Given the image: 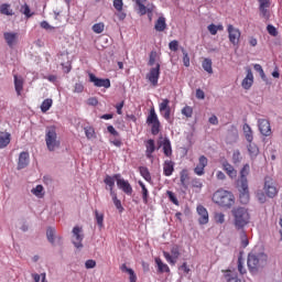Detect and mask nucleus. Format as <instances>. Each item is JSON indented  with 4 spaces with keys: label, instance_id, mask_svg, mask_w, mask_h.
Listing matches in <instances>:
<instances>
[{
    "label": "nucleus",
    "instance_id": "nucleus-1",
    "mask_svg": "<svg viewBox=\"0 0 282 282\" xmlns=\"http://www.w3.org/2000/svg\"><path fill=\"white\" fill-rule=\"evenodd\" d=\"M250 175V164L246 163L239 172V177L236 181L239 191V199L241 204L250 202V188L248 187V176Z\"/></svg>",
    "mask_w": 282,
    "mask_h": 282
},
{
    "label": "nucleus",
    "instance_id": "nucleus-2",
    "mask_svg": "<svg viewBox=\"0 0 282 282\" xmlns=\"http://www.w3.org/2000/svg\"><path fill=\"white\" fill-rule=\"evenodd\" d=\"M234 226L237 230H243L250 224V212L246 207H235L231 210Z\"/></svg>",
    "mask_w": 282,
    "mask_h": 282
},
{
    "label": "nucleus",
    "instance_id": "nucleus-3",
    "mask_svg": "<svg viewBox=\"0 0 282 282\" xmlns=\"http://www.w3.org/2000/svg\"><path fill=\"white\" fill-rule=\"evenodd\" d=\"M268 264V254L260 252V253H249L247 265L249 272L252 274H257L261 268H265Z\"/></svg>",
    "mask_w": 282,
    "mask_h": 282
},
{
    "label": "nucleus",
    "instance_id": "nucleus-4",
    "mask_svg": "<svg viewBox=\"0 0 282 282\" xmlns=\"http://www.w3.org/2000/svg\"><path fill=\"white\" fill-rule=\"evenodd\" d=\"M213 202L223 208H232L235 206V194L220 188L214 193Z\"/></svg>",
    "mask_w": 282,
    "mask_h": 282
},
{
    "label": "nucleus",
    "instance_id": "nucleus-5",
    "mask_svg": "<svg viewBox=\"0 0 282 282\" xmlns=\"http://www.w3.org/2000/svg\"><path fill=\"white\" fill-rule=\"evenodd\" d=\"M46 149L52 153L55 149H61V140H58V133H56V127L51 126L45 130Z\"/></svg>",
    "mask_w": 282,
    "mask_h": 282
},
{
    "label": "nucleus",
    "instance_id": "nucleus-6",
    "mask_svg": "<svg viewBox=\"0 0 282 282\" xmlns=\"http://www.w3.org/2000/svg\"><path fill=\"white\" fill-rule=\"evenodd\" d=\"M147 124H152V135H158V133H160V119L158 118V113H155V109L150 110V113L147 118Z\"/></svg>",
    "mask_w": 282,
    "mask_h": 282
},
{
    "label": "nucleus",
    "instance_id": "nucleus-7",
    "mask_svg": "<svg viewBox=\"0 0 282 282\" xmlns=\"http://www.w3.org/2000/svg\"><path fill=\"white\" fill-rule=\"evenodd\" d=\"M115 177L119 191H122L126 195H133V187L129 181L122 178L121 174H115Z\"/></svg>",
    "mask_w": 282,
    "mask_h": 282
},
{
    "label": "nucleus",
    "instance_id": "nucleus-8",
    "mask_svg": "<svg viewBox=\"0 0 282 282\" xmlns=\"http://www.w3.org/2000/svg\"><path fill=\"white\" fill-rule=\"evenodd\" d=\"M83 239H85L83 228L78 226L74 227L72 243L75 246V248H77V250H83Z\"/></svg>",
    "mask_w": 282,
    "mask_h": 282
},
{
    "label": "nucleus",
    "instance_id": "nucleus-9",
    "mask_svg": "<svg viewBox=\"0 0 282 282\" xmlns=\"http://www.w3.org/2000/svg\"><path fill=\"white\" fill-rule=\"evenodd\" d=\"M160 63L158 62L155 67L150 68V72L145 76L152 87H158V83L160 80Z\"/></svg>",
    "mask_w": 282,
    "mask_h": 282
},
{
    "label": "nucleus",
    "instance_id": "nucleus-10",
    "mask_svg": "<svg viewBox=\"0 0 282 282\" xmlns=\"http://www.w3.org/2000/svg\"><path fill=\"white\" fill-rule=\"evenodd\" d=\"M163 257L170 265H175V263H177V259H180V247L174 245L171 248V253H169V251H163Z\"/></svg>",
    "mask_w": 282,
    "mask_h": 282
},
{
    "label": "nucleus",
    "instance_id": "nucleus-11",
    "mask_svg": "<svg viewBox=\"0 0 282 282\" xmlns=\"http://www.w3.org/2000/svg\"><path fill=\"white\" fill-rule=\"evenodd\" d=\"M159 111L164 120L171 122V100L162 99V102L159 104Z\"/></svg>",
    "mask_w": 282,
    "mask_h": 282
},
{
    "label": "nucleus",
    "instance_id": "nucleus-12",
    "mask_svg": "<svg viewBox=\"0 0 282 282\" xmlns=\"http://www.w3.org/2000/svg\"><path fill=\"white\" fill-rule=\"evenodd\" d=\"M264 193L267 196H269L271 199L276 197L279 191L276 189V186L274 185V181H272L271 177L264 178Z\"/></svg>",
    "mask_w": 282,
    "mask_h": 282
},
{
    "label": "nucleus",
    "instance_id": "nucleus-13",
    "mask_svg": "<svg viewBox=\"0 0 282 282\" xmlns=\"http://www.w3.org/2000/svg\"><path fill=\"white\" fill-rule=\"evenodd\" d=\"M90 83L94 84L95 87H104V89H109L111 87V80L109 78H99L94 73L89 75Z\"/></svg>",
    "mask_w": 282,
    "mask_h": 282
},
{
    "label": "nucleus",
    "instance_id": "nucleus-14",
    "mask_svg": "<svg viewBox=\"0 0 282 282\" xmlns=\"http://www.w3.org/2000/svg\"><path fill=\"white\" fill-rule=\"evenodd\" d=\"M258 129L261 135H264V138L272 135V127L270 126V121L268 119H259Z\"/></svg>",
    "mask_w": 282,
    "mask_h": 282
},
{
    "label": "nucleus",
    "instance_id": "nucleus-15",
    "mask_svg": "<svg viewBox=\"0 0 282 282\" xmlns=\"http://www.w3.org/2000/svg\"><path fill=\"white\" fill-rule=\"evenodd\" d=\"M227 32L229 34V41L232 45H239V39H241V31L239 29L234 28L232 24L227 26Z\"/></svg>",
    "mask_w": 282,
    "mask_h": 282
},
{
    "label": "nucleus",
    "instance_id": "nucleus-16",
    "mask_svg": "<svg viewBox=\"0 0 282 282\" xmlns=\"http://www.w3.org/2000/svg\"><path fill=\"white\" fill-rule=\"evenodd\" d=\"M196 210H197V215H199L198 224L200 226H206V224H208V221H209L208 209H206V207H204V205H198L196 207Z\"/></svg>",
    "mask_w": 282,
    "mask_h": 282
},
{
    "label": "nucleus",
    "instance_id": "nucleus-17",
    "mask_svg": "<svg viewBox=\"0 0 282 282\" xmlns=\"http://www.w3.org/2000/svg\"><path fill=\"white\" fill-rule=\"evenodd\" d=\"M3 39L7 43V45L12 50L14 45L19 42V33L14 32H4Z\"/></svg>",
    "mask_w": 282,
    "mask_h": 282
},
{
    "label": "nucleus",
    "instance_id": "nucleus-18",
    "mask_svg": "<svg viewBox=\"0 0 282 282\" xmlns=\"http://www.w3.org/2000/svg\"><path fill=\"white\" fill-rule=\"evenodd\" d=\"M260 17L270 19V0H258Z\"/></svg>",
    "mask_w": 282,
    "mask_h": 282
},
{
    "label": "nucleus",
    "instance_id": "nucleus-19",
    "mask_svg": "<svg viewBox=\"0 0 282 282\" xmlns=\"http://www.w3.org/2000/svg\"><path fill=\"white\" fill-rule=\"evenodd\" d=\"M254 84V75L252 74V69L247 68V75L242 79L241 87L242 89H250L252 85Z\"/></svg>",
    "mask_w": 282,
    "mask_h": 282
},
{
    "label": "nucleus",
    "instance_id": "nucleus-20",
    "mask_svg": "<svg viewBox=\"0 0 282 282\" xmlns=\"http://www.w3.org/2000/svg\"><path fill=\"white\" fill-rule=\"evenodd\" d=\"M221 165H223V170L227 173L230 180H237V171L235 166H232V164H230L228 161H224Z\"/></svg>",
    "mask_w": 282,
    "mask_h": 282
},
{
    "label": "nucleus",
    "instance_id": "nucleus-21",
    "mask_svg": "<svg viewBox=\"0 0 282 282\" xmlns=\"http://www.w3.org/2000/svg\"><path fill=\"white\" fill-rule=\"evenodd\" d=\"M30 164V153L21 152L19 155L18 169L19 171L25 169Z\"/></svg>",
    "mask_w": 282,
    "mask_h": 282
},
{
    "label": "nucleus",
    "instance_id": "nucleus-22",
    "mask_svg": "<svg viewBox=\"0 0 282 282\" xmlns=\"http://www.w3.org/2000/svg\"><path fill=\"white\" fill-rule=\"evenodd\" d=\"M174 171H175V163L171 160L164 161L163 175H165V177H171V175H173Z\"/></svg>",
    "mask_w": 282,
    "mask_h": 282
},
{
    "label": "nucleus",
    "instance_id": "nucleus-23",
    "mask_svg": "<svg viewBox=\"0 0 282 282\" xmlns=\"http://www.w3.org/2000/svg\"><path fill=\"white\" fill-rule=\"evenodd\" d=\"M153 153H155V140L149 139L145 141V156L148 160H151L153 158Z\"/></svg>",
    "mask_w": 282,
    "mask_h": 282
},
{
    "label": "nucleus",
    "instance_id": "nucleus-24",
    "mask_svg": "<svg viewBox=\"0 0 282 282\" xmlns=\"http://www.w3.org/2000/svg\"><path fill=\"white\" fill-rule=\"evenodd\" d=\"M249 144L247 145L248 153L251 158V160H256L257 155H259V147L254 142H248Z\"/></svg>",
    "mask_w": 282,
    "mask_h": 282
},
{
    "label": "nucleus",
    "instance_id": "nucleus-25",
    "mask_svg": "<svg viewBox=\"0 0 282 282\" xmlns=\"http://www.w3.org/2000/svg\"><path fill=\"white\" fill-rule=\"evenodd\" d=\"M163 153L166 158H171L173 155V148L171 147V140L165 138L162 142Z\"/></svg>",
    "mask_w": 282,
    "mask_h": 282
},
{
    "label": "nucleus",
    "instance_id": "nucleus-26",
    "mask_svg": "<svg viewBox=\"0 0 282 282\" xmlns=\"http://www.w3.org/2000/svg\"><path fill=\"white\" fill-rule=\"evenodd\" d=\"M154 30L156 32H164L166 30V18L160 17L154 24Z\"/></svg>",
    "mask_w": 282,
    "mask_h": 282
},
{
    "label": "nucleus",
    "instance_id": "nucleus-27",
    "mask_svg": "<svg viewBox=\"0 0 282 282\" xmlns=\"http://www.w3.org/2000/svg\"><path fill=\"white\" fill-rule=\"evenodd\" d=\"M11 134L9 132H0V149H6L10 144Z\"/></svg>",
    "mask_w": 282,
    "mask_h": 282
},
{
    "label": "nucleus",
    "instance_id": "nucleus-28",
    "mask_svg": "<svg viewBox=\"0 0 282 282\" xmlns=\"http://www.w3.org/2000/svg\"><path fill=\"white\" fill-rule=\"evenodd\" d=\"M242 131H243L247 142H252V140H254V135L252 133V128H250V124L245 123L242 126Z\"/></svg>",
    "mask_w": 282,
    "mask_h": 282
},
{
    "label": "nucleus",
    "instance_id": "nucleus-29",
    "mask_svg": "<svg viewBox=\"0 0 282 282\" xmlns=\"http://www.w3.org/2000/svg\"><path fill=\"white\" fill-rule=\"evenodd\" d=\"M104 183L106 184V191H111L116 186V174L113 176L106 175Z\"/></svg>",
    "mask_w": 282,
    "mask_h": 282
},
{
    "label": "nucleus",
    "instance_id": "nucleus-30",
    "mask_svg": "<svg viewBox=\"0 0 282 282\" xmlns=\"http://www.w3.org/2000/svg\"><path fill=\"white\" fill-rule=\"evenodd\" d=\"M14 87L18 96H21V91H23V77L14 75Z\"/></svg>",
    "mask_w": 282,
    "mask_h": 282
},
{
    "label": "nucleus",
    "instance_id": "nucleus-31",
    "mask_svg": "<svg viewBox=\"0 0 282 282\" xmlns=\"http://www.w3.org/2000/svg\"><path fill=\"white\" fill-rule=\"evenodd\" d=\"M225 279L227 282H241V279H239L237 273L230 270L226 271Z\"/></svg>",
    "mask_w": 282,
    "mask_h": 282
},
{
    "label": "nucleus",
    "instance_id": "nucleus-32",
    "mask_svg": "<svg viewBox=\"0 0 282 282\" xmlns=\"http://www.w3.org/2000/svg\"><path fill=\"white\" fill-rule=\"evenodd\" d=\"M0 14H4L6 17H13L14 11H12L10 4L3 3L0 6Z\"/></svg>",
    "mask_w": 282,
    "mask_h": 282
},
{
    "label": "nucleus",
    "instance_id": "nucleus-33",
    "mask_svg": "<svg viewBox=\"0 0 282 282\" xmlns=\"http://www.w3.org/2000/svg\"><path fill=\"white\" fill-rule=\"evenodd\" d=\"M202 67L204 72H207V74H213V59L205 58L202 63Z\"/></svg>",
    "mask_w": 282,
    "mask_h": 282
},
{
    "label": "nucleus",
    "instance_id": "nucleus-34",
    "mask_svg": "<svg viewBox=\"0 0 282 282\" xmlns=\"http://www.w3.org/2000/svg\"><path fill=\"white\" fill-rule=\"evenodd\" d=\"M139 186H141L143 204H149V189L147 185L142 181H139Z\"/></svg>",
    "mask_w": 282,
    "mask_h": 282
},
{
    "label": "nucleus",
    "instance_id": "nucleus-35",
    "mask_svg": "<svg viewBox=\"0 0 282 282\" xmlns=\"http://www.w3.org/2000/svg\"><path fill=\"white\" fill-rule=\"evenodd\" d=\"M52 105H53V100L47 98L44 99L42 105H41V111L42 113H47V111H50V109H52Z\"/></svg>",
    "mask_w": 282,
    "mask_h": 282
},
{
    "label": "nucleus",
    "instance_id": "nucleus-36",
    "mask_svg": "<svg viewBox=\"0 0 282 282\" xmlns=\"http://www.w3.org/2000/svg\"><path fill=\"white\" fill-rule=\"evenodd\" d=\"M140 175L145 180V182H151V172H149V167L141 166L139 167Z\"/></svg>",
    "mask_w": 282,
    "mask_h": 282
},
{
    "label": "nucleus",
    "instance_id": "nucleus-37",
    "mask_svg": "<svg viewBox=\"0 0 282 282\" xmlns=\"http://www.w3.org/2000/svg\"><path fill=\"white\" fill-rule=\"evenodd\" d=\"M95 219L99 228H102V226H105V214L95 210Z\"/></svg>",
    "mask_w": 282,
    "mask_h": 282
},
{
    "label": "nucleus",
    "instance_id": "nucleus-38",
    "mask_svg": "<svg viewBox=\"0 0 282 282\" xmlns=\"http://www.w3.org/2000/svg\"><path fill=\"white\" fill-rule=\"evenodd\" d=\"M155 263L159 268V272H171V269L169 268V264L162 262L160 258L155 260Z\"/></svg>",
    "mask_w": 282,
    "mask_h": 282
},
{
    "label": "nucleus",
    "instance_id": "nucleus-39",
    "mask_svg": "<svg viewBox=\"0 0 282 282\" xmlns=\"http://www.w3.org/2000/svg\"><path fill=\"white\" fill-rule=\"evenodd\" d=\"M158 51H151L149 55V62L148 65L149 67H153V65H158Z\"/></svg>",
    "mask_w": 282,
    "mask_h": 282
},
{
    "label": "nucleus",
    "instance_id": "nucleus-40",
    "mask_svg": "<svg viewBox=\"0 0 282 282\" xmlns=\"http://www.w3.org/2000/svg\"><path fill=\"white\" fill-rule=\"evenodd\" d=\"M84 131L88 140L96 138V130L94 129V127H86L84 128Z\"/></svg>",
    "mask_w": 282,
    "mask_h": 282
},
{
    "label": "nucleus",
    "instance_id": "nucleus-41",
    "mask_svg": "<svg viewBox=\"0 0 282 282\" xmlns=\"http://www.w3.org/2000/svg\"><path fill=\"white\" fill-rule=\"evenodd\" d=\"M231 160L234 164H241V160H243V158L241 156V152L239 150H235Z\"/></svg>",
    "mask_w": 282,
    "mask_h": 282
},
{
    "label": "nucleus",
    "instance_id": "nucleus-42",
    "mask_svg": "<svg viewBox=\"0 0 282 282\" xmlns=\"http://www.w3.org/2000/svg\"><path fill=\"white\" fill-rule=\"evenodd\" d=\"M240 241L242 248H248L250 241L248 240V235H246V231L243 229L240 230Z\"/></svg>",
    "mask_w": 282,
    "mask_h": 282
},
{
    "label": "nucleus",
    "instance_id": "nucleus-43",
    "mask_svg": "<svg viewBox=\"0 0 282 282\" xmlns=\"http://www.w3.org/2000/svg\"><path fill=\"white\" fill-rule=\"evenodd\" d=\"M93 32H95V34H102V32H105V23L99 22L94 24Z\"/></svg>",
    "mask_w": 282,
    "mask_h": 282
},
{
    "label": "nucleus",
    "instance_id": "nucleus-44",
    "mask_svg": "<svg viewBox=\"0 0 282 282\" xmlns=\"http://www.w3.org/2000/svg\"><path fill=\"white\" fill-rule=\"evenodd\" d=\"M183 54V64L185 67H191V57H188V52L184 47L181 48Z\"/></svg>",
    "mask_w": 282,
    "mask_h": 282
},
{
    "label": "nucleus",
    "instance_id": "nucleus-45",
    "mask_svg": "<svg viewBox=\"0 0 282 282\" xmlns=\"http://www.w3.org/2000/svg\"><path fill=\"white\" fill-rule=\"evenodd\" d=\"M43 185H36L34 188L31 189V193L35 195V197H43Z\"/></svg>",
    "mask_w": 282,
    "mask_h": 282
},
{
    "label": "nucleus",
    "instance_id": "nucleus-46",
    "mask_svg": "<svg viewBox=\"0 0 282 282\" xmlns=\"http://www.w3.org/2000/svg\"><path fill=\"white\" fill-rule=\"evenodd\" d=\"M182 116H185V118H193V107L191 106H185L181 110Z\"/></svg>",
    "mask_w": 282,
    "mask_h": 282
},
{
    "label": "nucleus",
    "instance_id": "nucleus-47",
    "mask_svg": "<svg viewBox=\"0 0 282 282\" xmlns=\"http://www.w3.org/2000/svg\"><path fill=\"white\" fill-rule=\"evenodd\" d=\"M54 235H56V229L48 227L46 230V237L50 243H54Z\"/></svg>",
    "mask_w": 282,
    "mask_h": 282
},
{
    "label": "nucleus",
    "instance_id": "nucleus-48",
    "mask_svg": "<svg viewBox=\"0 0 282 282\" xmlns=\"http://www.w3.org/2000/svg\"><path fill=\"white\" fill-rule=\"evenodd\" d=\"M253 69L260 74V78H262V80H265V72H263V67L260 64H254Z\"/></svg>",
    "mask_w": 282,
    "mask_h": 282
},
{
    "label": "nucleus",
    "instance_id": "nucleus-49",
    "mask_svg": "<svg viewBox=\"0 0 282 282\" xmlns=\"http://www.w3.org/2000/svg\"><path fill=\"white\" fill-rule=\"evenodd\" d=\"M40 28H42V30H46V32H53V30H55V28L52 26L50 22L45 20L40 23Z\"/></svg>",
    "mask_w": 282,
    "mask_h": 282
},
{
    "label": "nucleus",
    "instance_id": "nucleus-50",
    "mask_svg": "<svg viewBox=\"0 0 282 282\" xmlns=\"http://www.w3.org/2000/svg\"><path fill=\"white\" fill-rule=\"evenodd\" d=\"M197 166H200L203 169H206V166H208V158H206V155H200L198 158V164Z\"/></svg>",
    "mask_w": 282,
    "mask_h": 282
},
{
    "label": "nucleus",
    "instance_id": "nucleus-51",
    "mask_svg": "<svg viewBox=\"0 0 282 282\" xmlns=\"http://www.w3.org/2000/svg\"><path fill=\"white\" fill-rule=\"evenodd\" d=\"M267 32L270 34V36H279V31L276 30V26L269 24L267 26Z\"/></svg>",
    "mask_w": 282,
    "mask_h": 282
},
{
    "label": "nucleus",
    "instance_id": "nucleus-52",
    "mask_svg": "<svg viewBox=\"0 0 282 282\" xmlns=\"http://www.w3.org/2000/svg\"><path fill=\"white\" fill-rule=\"evenodd\" d=\"M167 197L170 202H172V204H174L175 206H180V200H177V196H175V193L167 191Z\"/></svg>",
    "mask_w": 282,
    "mask_h": 282
},
{
    "label": "nucleus",
    "instance_id": "nucleus-53",
    "mask_svg": "<svg viewBox=\"0 0 282 282\" xmlns=\"http://www.w3.org/2000/svg\"><path fill=\"white\" fill-rule=\"evenodd\" d=\"M20 12L24 14L26 19H30V17H32V13H30V6H28L26 3L20 8Z\"/></svg>",
    "mask_w": 282,
    "mask_h": 282
},
{
    "label": "nucleus",
    "instance_id": "nucleus-54",
    "mask_svg": "<svg viewBox=\"0 0 282 282\" xmlns=\"http://www.w3.org/2000/svg\"><path fill=\"white\" fill-rule=\"evenodd\" d=\"M214 218L216 224H224L226 221V215L224 213H216Z\"/></svg>",
    "mask_w": 282,
    "mask_h": 282
},
{
    "label": "nucleus",
    "instance_id": "nucleus-55",
    "mask_svg": "<svg viewBox=\"0 0 282 282\" xmlns=\"http://www.w3.org/2000/svg\"><path fill=\"white\" fill-rule=\"evenodd\" d=\"M115 10H117V12H122V8L124 7V2L122 0H113L112 3Z\"/></svg>",
    "mask_w": 282,
    "mask_h": 282
},
{
    "label": "nucleus",
    "instance_id": "nucleus-56",
    "mask_svg": "<svg viewBox=\"0 0 282 282\" xmlns=\"http://www.w3.org/2000/svg\"><path fill=\"white\" fill-rule=\"evenodd\" d=\"M186 180H188V172L186 170H182L181 172V185L186 188Z\"/></svg>",
    "mask_w": 282,
    "mask_h": 282
},
{
    "label": "nucleus",
    "instance_id": "nucleus-57",
    "mask_svg": "<svg viewBox=\"0 0 282 282\" xmlns=\"http://www.w3.org/2000/svg\"><path fill=\"white\" fill-rule=\"evenodd\" d=\"M169 48L171 50V52H177V50H180V42H177L176 40L171 41L169 43Z\"/></svg>",
    "mask_w": 282,
    "mask_h": 282
},
{
    "label": "nucleus",
    "instance_id": "nucleus-58",
    "mask_svg": "<svg viewBox=\"0 0 282 282\" xmlns=\"http://www.w3.org/2000/svg\"><path fill=\"white\" fill-rule=\"evenodd\" d=\"M84 90H85V86H83L82 83L75 84V88H74L75 94H83Z\"/></svg>",
    "mask_w": 282,
    "mask_h": 282
},
{
    "label": "nucleus",
    "instance_id": "nucleus-59",
    "mask_svg": "<svg viewBox=\"0 0 282 282\" xmlns=\"http://www.w3.org/2000/svg\"><path fill=\"white\" fill-rule=\"evenodd\" d=\"M112 202L119 213H122V210H124V207H122V202H120V199L115 198Z\"/></svg>",
    "mask_w": 282,
    "mask_h": 282
},
{
    "label": "nucleus",
    "instance_id": "nucleus-60",
    "mask_svg": "<svg viewBox=\"0 0 282 282\" xmlns=\"http://www.w3.org/2000/svg\"><path fill=\"white\" fill-rule=\"evenodd\" d=\"M107 131L111 135H115V138H118V135H120V132H118V130H116V128H113V126H108Z\"/></svg>",
    "mask_w": 282,
    "mask_h": 282
},
{
    "label": "nucleus",
    "instance_id": "nucleus-61",
    "mask_svg": "<svg viewBox=\"0 0 282 282\" xmlns=\"http://www.w3.org/2000/svg\"><path fill=\"white\" fill-rule=\"evenodd\" d=\"M86 270H93V268H96V260H87L85 262Z\"/></svg>",
    "mask_w": 282,
    "mask_h": 282
},
{
    "label": "nucleus",
    "instance_id": "nucleus-62",
    "mask_svg": "<svg viewBox=\"0 0 282 282\" xmlns=\"http://www.w3.org/2000/svg\"><path fill=\"white\" fill-rule=\"evenodd\" d=\"M192 186L194 188H202L204 186V183H202V181L199 178H194L192 181Z\"/></svg>",
    "mask_w": 282,
    "mask_h": 282
},
{
    "label": "nucleus",
    "instance_id": "nucleus-63",
    "mask_svg": "<svg viewBox=\"0 0 282 282\" xmlns=\"http://www.w3.org/2000/svg\"><path fill=\"white\" fill-rule=\"evenodd\" d=\"M128 274L130 282H138V275H135V271L128 270Z\"/></svg>",
    "mask_w": 282,
    "mask_h": 282
},
{
    "label": "nucleus",
    "instance_id": "nucleus-64",
    "mask_svg": "<svg viewBox=\"0 0 282 282\" xmlns=\"http://www.w3.org/2000/svg\"><path fill=\"white\" fill-rule=\"evenodd\" d=\"M194 173H195V175L202 176V175H204V173H206V171L204 167L196 165V167L194 169Z\"/></svg>",
    "mask_w": 282,
    "mask_h": 282
}]
</instances>
